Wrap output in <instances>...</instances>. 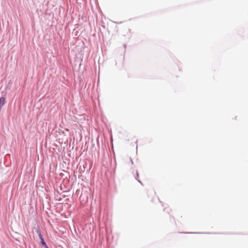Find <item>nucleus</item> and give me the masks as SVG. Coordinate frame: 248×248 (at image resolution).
Segmentation results:
<instances>
[{
  "mask_svg": "<svg viewBox=\"0 0 248 248\" xmlns=\"http://www.w3.org/2000/svg\"><path fill=\"white\" fill-rule=\"evenodd\" d=\"M37 233L38 234V235L39 236L40 239H41V242L42 244V245L45 248H48L46 243L45 242L43 238V236L41 233L40 231L39 230H37Z\"/></svg>",
  "mask_w": 248,
  "mask_h": 248,
  "instance_id": "obj_1",
  "label": "nucleus"
},
{
  "mask_svg": "<svg viewBox=\"0 0 248 248\" xmlns=\"http://www.w3.org/2000/svg\"><path fill=\"white\" fill-rule=\"evenodd\" d=\"M5 98L3 97H1L0 98V108H1L2 106L5 103Z\"/></svg>",
  "mask_w": 248,
  "mask_h": 248,
  "instance_id": "obj_2",
  "label": "nucleus"
}]
</instances>
